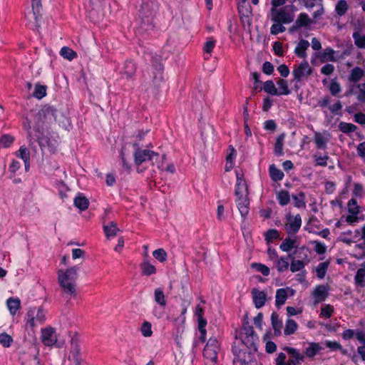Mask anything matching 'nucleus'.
Listing matches in <instances>:
<instances>
[{
	"instance_id": "27",
	"label": "nucleus",
	"mask_w": 365,
	"mask_h": 365,
	"mask_svg": "<svg viewBox=\"0 0 365 365\" xmlns=\"http://www.w3.org/2000/svg\"><path fill=\"white\" fill-rule=\"evenodd\" d=\"M322 347L319 343L310 342L309 346L304 350V354L309 358H313L316 356L321 350Z\"/></svg>"
},
{
	"instance_id": "56",
	"label": "nucleus",
	"mask_w": 365,
	"mask_h": 365,
	"mask_svg": "<svg viewBox=\"0 0 365 365\" xmlns=\"http://www.w3.org/2000/svg\"><path fill=\"white\" fill-rule=\"evenodd\" d=\"M142 335L145 337L151 336L153 334L152 325L149 322H144L140 327Z\"/></svg>"
},
{
	"instance_id": "50",
	"label": "nucleus",
	"mask_w": 365,
	"mask_h": 365,
	"mask_svg": "<svg viewBox=\"0 0 365 365\" xmlns=\"http://www.w3.org/2000/svg\"><path fill=\"white\" fill-rule=\"evenodd\" d=\"M21 163L15 159H13L9 166V178L12 179L16 175V172L21 168Z\"/></svg>"
},
{
	"instance_id": "62",
	"label": "nucleus",
	"mask_w": 365,
	"mask_h": 365,
	"mask_svg": "<svg viewBox=\"0 0 365 365\" xmlns=\"http://www.w3.org/2000/svg\"><path fill=\"white\" fill-rule=\"evenodd\" d=\"M286 28L284 26V24L282 23H274L272 25L270 28V33L272 35H277L280 33L284 32Z\"/></svg>"
},
{
	"instance_id": "8",
	"label": "nucleus",
	"mask_w": 365,
	"mask_h": 365,
	"mask_svg": "<svg viewBox=\"0 0 365 365\" xmlns=\"http://www.w3.org/2000/svg\"><path fill=\"white\" fill-rule=\"evenodd\" d=\"M313 72L307 61L304 60L299 65L295 66L292 71L294 80L300 82L303 78L312 75Z\"/></svg>"
},
{
	"instance_id": "47",
	"label": "nucleus",
	"mask_w": 365,
	"mask_h": 365,
	"mask_svg": "<svg viewBox=\"0 0 365 365\" xmlns=\"http://www.w3.org/2000/svg\"><path fill=\"white\" fill-rule=\"evenodd\" d=\"M240 334V337L243 336H251L254 335H257L253 327L250 325L248 322H243L242 331Z\"/></svg>"
},
{
	"instance_id": "26",
	"label": "nucleus",
	"mask_w": 365,
	"mask_h": 365,
	"mask_svg": "<svg viewBox=\"0 0 365 365\" xmlns=\"http://www.w3.org/2000/svg\"><path fill=\"white\" fill-rule=\"evenodd\" d=\"M285 134L282 133L276 139V142L274 147V153L276 156L280 157L284 155V140Z\"/></svg>"
},
{
	"instance_id": "18",
	"label": "nucleus",
	"mask_w": 365,
	"mask_h": 365,
	"mask_svg": "<svg viewBox=\"0 0 365 365\" xmlns=\"http://www.w3.org/2000/svg\"><path fill=\"white\" fill-rule=\"evenodd\" d=\"M334 54L335 51L331 47H327L324 49L322 52L317 53L316 56L320 59L322 63L326 61H336Z\"/></svg>"
},
{
	"instance_id": "30",
	"label": "nucleus",
	"mask_w": 365,
	"mask_h": 365,
	"mask_svg": "<svg viewBox=\"0 0 365 365\" xmlns=\"http://www.w3.org/2000/svg\"><path fill=\"white\" fill-rule=\"evenodd\" d=\"M292 197L294 200V205L297 208H305V193L302 191L298 192L297 195H292Z\"/></svg>"
},
{
	"instance_id": "64",
	"label": "nucleus",
	"mask_w": 365,
	"mask_h": 365,
	"mask_svg": "<svg viewBox=\"0 0 365 365\" xmlns=\"http://www.w3.org/2000/svg\"><path fill=\"white\" fill-rule=\"evenodd\" d=\"M359 92L356 95V99L361 103H365V83H360L358 86Z\"/></svg>"
},
{
	"instance_id": "52",
	"label": "nucleus",
	"mask_w": 365,
	"mask_h": 365,
	"mask_svg": "<svg viewBox=\"0 0 365 365\" xmlns=\"http://www.w3.org/2000/svg\"><path fill=\"white\" fill-rule=\"evenodd\" d=\"M329 262H324L318 264L316 268L317 275L319 279H323L327 273Z\"/></svg>"
},
{
	"instance_id": "1",
	"label": "nucleus",
	"mask_w": 365,
	"mask_h": 365,
	"mask_svg": "<svg viewBox=\"0 0 365 365\" xmlns=\"http://www.w3.org/2000/svg\"><path fill=\"white\" fill-rule=\"evenodd\" d=\"M57 113V109L53 106H43L34 118L33 130L28 132L30 140L36 141L42 151L45 148H48L50 152L56 150V141L50 138L49 133H46L45 129L56 122Z\"/></svg>"
},
{
	"instance_id": "36",
	"label": "nucleus",
	"mask_w": 365,
	"mask_h": 365,
	"mask_svg": "<svg viewBox=\"0 0 365 365\" xmlns=\"http://www.w3.org/2000/svg\"><path fill=\"white\" fill-rule=\"evenodd\" d=\"M354 281L356 286L365 287V267L359 268L355 274Z\"/></svg>"
},
{
	"instance_id": "49",
	"label": "nucleus",
	"mask_w": 365,
	"mask_h": 365,
	"mask_svg": "<svg viewBox=\"0 0 365 365\" xmlns=\"http://www.w3.org/2000/svg\"><path fill=\"white\" fill-rule=\"evenodd\" d=\"M279 86V91H278L277 96L285 95L287 96L290 93V90L288 88L287 81L284 79H279L277 82Z\"/></svg>"
},
{
	"instance_id": "51",
	"label": "nucleus",
	"mask_w": 365,
	"mask_h": 365,
	"mask_svg": "<svg viewBox=\"0 0 365 365\" xmlns=\"http://www.w3.org/2000/svg\"><path fill=\"white\" fill-rule=\"evenodd\" d=\"M352 37L354 40L355 45L359 48H365V35H361L359 32H354Z\"/></svg>"
},
{
	"instance_id": "53",
	"label": "nucleus",
	"mask_w": 365,
	"mask_h": 365,
	"mask_svg": "<svg viewBox=\"0 0 365 365\" xmlns=\"http://www.w3.org/2000/svg\"><path fill=\"white\" fill-rule=\"evenodd\" d=\"M292 259L290 264V270L292 272H296L304 268L305 264L302 260L294 259L293 257Z\"/></svg>"
},
{
	"instance_id": "60",
	"label": "nucleus",
	"mask_w": 365,
	"mask_h": 365,
	"mask_svg": "<svg viewBox=\"0 0 365 365\" xmlns=\"http://www.w3.org/2000/svg\"><path fill=\"white\" fill-rule=\"evenodd\" d=\"M334 307L331 304H325L321 309L320 316L329 319L331 317L334 313Z\"/></svg>"
},
{
	"instance_id": "59",
	"label": "nucleus",
	"mask_w": 365,
	"mask_h": 365,
	"mask_svg": "<svg viewBox=\"0 0 365 365\" xmlns=\"http://www.w3.org/2000/svg\"><path fill=\"white\" fill-rule=\"evenodd\" d=\"M13 342V338L8 334L4 332L0 334V344L4 347H9Z\"/></svg>"
},
{
	"instance_id": "43",
	"label": "nucleus",
	"mask_w": 365,
	"mask_h": 365,
	"mask_svg": "<svg viewBox=\"0 0 365 365\" xmlns=\"http://www.w3.org/2000/svg\"><path fill=\"white\" fill-rule=\"evenodd\" d=\"M349 6L346 1L339 0L336 4L335 11L339 16H344L348 11Z\"/></svg>"
},
{
	"instance_id": "9",
	"label": "nucleus",
	"mask_w": 365,
	"mask_h": 365,
	"mask_svg": "<svg viewBox=\"0 0 365 365\" xmlns=\"http://www.w3.org/2000/svg\"><path fill=\"white\" fill-rule=\"evenodd\" d=\"M286 218L287 220V223L284 226L286 232L289 235L297 234L302 226V217L300 215L297 214L294 217L291 215H287Z\"/></svg>"
},
{
	"instance_id": "12",
	"label": "nucleus",
	"mask_w": 365,
	"mask_h": 365,
	"mask_svg": "<svg viewBox=\"0 0 365 365\" xmlns=\"http://www.w3.org/2000/svg\"><path fill=\"white\" fill-rule=\"evenodd\" d=\"M236 204L242 217L245 220L247 215H248L250 210V200L248 198V195L237 196L236 200Z\"/></svg>"
},
{
	"instance_id": "46",
	"label": "nucleus",
	"mask_w": 365,
	"mask_h": 365,
	"mask_svg": "<svg viewBox=\"0 0 365 365\" xmlns=\"http://www.w3.org/2000/svg\"><path fill=\"white\" fill-rule=\"evenodd\" d=\"M216 45V40L213 37H208L207 41L204 43L203 51L205 53L208 54L209 57Z\"/></svg>"
},
{
	"instance_id": "2",
	"label": "nucleus",
	"mask_w": 365,
	"mask_h": 365,
	"mask_svg": "<svg viewBox=\"0 0 365 365\" xmlns=\"http://www.w3.org/2000/svg\"><path fill=\"white\" fill-rule=\"evenodd\" d=\"M78 267L73 266L67 269L65 272L62 269L58 272V283L63 292L67 295L75 296L76 294L75 282L78 277Z\"/></svg>"
},
{
	"instance_id": "21",
	"label": "nucleus",
	"mask_w": 365,
	"mask_h": 365,
	"mask_svg": "<svg viewBox=\"0 0 365 365\" xmlns=\"http://www.w3.org/2000/svg\"><path fill=\"white\" fill-rule=\"evenodd\" d=\"M309 46V43L307 40L301 39L294 48V53L300 58H305L307 57L306 51Z\"/></svg>"
},
{
	"instance_id": "10",
	"label": "nucleus",
	"mask_w": 365,
	"mask_h": 365,
	"mask_svg": "<svg viewBox=\"0 0 365 365\" xmlns=\"http://www.w3.org/2000/svg\"><path fill=\"white\" fill-rule=\"evenodd\" d=\"M313 23L314 21L312 19H310V17L307 13H300L298 15L297 19L295 20L294 24L289 28V32L290 34H293L299 30L302 27H309Z\"/></svg>"
},
{
	"instance_id": "4",
	"label": "nucleus",
	"mask_w": 365,
	"mask_h": 365,
	"mask_svg": "<svg viewBox=\"0 0 365 365\" xmlns=\"http://www.w3.org/2000/svg\"><path fill=\"white\" fill-rule=\"evenodd\" d=\"M232 353L235 355L233 363L239 362L240 365H252L255 359V353L257 351L244 349H239L236 346L232 347Z\"/></svg>"
},
{
	"instance_id": "40",
	"label": "nucleus",
	"mask_w": 365,
	"mask_h": 365,
	"mask_svg": "<svg viewBox=\"0 0 365 365\" xmlns=\"http://www.w3.org/2000/svg\"><path fill=\"white\" fill-rule=\"evenodd\" d=\"M47 86L41 85L39 83L36 84L33 96L37 99H42L46 96Z\"/></svg>"
},
{
	"instance_id": "35",
	"label": "nucleus",
	"mask_w": 365,
	"mask_h": 365,
	"mask_svg": "<svg viewBox=\"0 0 365 365\" xmlns=\"http://www.w3.org/2000/svg\"><path fill=\"white\" fill-rule=\"evenodd\" d=\"M283 350L290 355L292 358V359L296 360L298 363H300V361L304 360V356L302 355L297 349L293 347L284 346Z\"/></svg>"
},
{
	"instance_id": "24",
	"label": "nucleus",
	"mask_w": 365,
	"mask_h": 365,
	"mask_svg": "<svg viewBox=\"0 0 365 365\" xmlns=\"http://www.w3.org/2000/svg\"><path fill=\"white\" fill-rule=\"evenodd\" d=\"M364 75L365 71L361 68L356 66L351 71L348 80L350 82L357 83Z\"/></svg>"
},
{
	"instance_id": "19",
	"label": "nucleus",
	"mask_w": 365,
	"mask_h": 365,
	"mask_svg": "<svg viewBox=\"0 0 365 365\" xmlns=\"http://www.w3.org/2000/svg\"><path fill=\"white\" fill-rule=\"evenodd\" d=\"M271 324L274 329V334L276 336L282 334V329L283 327L282 321L279 319V314L273 312L271 314Z\"/></svg>"
},
{
	"instance_id": "23",
	"label": "nucleus",
	"mask_w": 365,
	"mask_h": 365,
	"mask_svg": "<svg viewBox=\"0 0 365 365\" xmlns=\"http://www.w3.org/2000/svg\"><path fill=\"white\" fill-rule=\"evenodd\" d=\"M73 204L80 210L84 211L88 209L89 201L82 193H78L73 200Z\"/></svg>"
},
{
	"instance_id": "63",
	"label": "nucleus",
	"mask_w": 365,
	"mask_h": 365,
	"mask_svg": "<svg viewBox=\"0 0 365 365\" xmlns=\"http://www.w3.org/2000/svg\"><path fill=\"white\" fill-rule=\"evenodd\" d=\"M21 365H41L40 360L37 355L29 356L25 361L21 363Z\"/></svg>"
},
{
	"instance_id": "57",
	"label": "nucleus",
	"mask_w": 365,
	"mask_h": 365,
	"mask_svg": "<svg viewBox=\"0 0 365 365\" xmlns=\"http://www.w3.org/2000/svg\"><path fill=\"white\" fill-rule=\"evenodd\" d=\"M35 309H29L26 314V326H29L31 329L36 326L35 322H36V319H35Z\"/></svg>"
},
{
	"instance_id": "39",
	"label": "nucleus",
	"mask_w": 365,
	"mask_h": 365,
	"mask_svg": "<svg viewBox=\"0 0 365 365\" xmlns=\"http://www.w3.org/2000/svg\"><path fill=\"white\" fill-rule=\"evenodd\" d=\"M60 55L65 59L72 61L77 57V53L68 46H63L60 51Z\"/></svg>"
},
{
	"instance_id": "58",
	"label": "nucleus",
	"mask_w": 365,
	"mask_h": 365,
	"mask_svg": "<svg viewBox=\"0 0 365 365\" xmlns=\"http://www.w3.org/2000/svg\"><path fill=\"white\" fill-rule=\"evenodd\" d=\"M16 155L22 159L23 161L30 159V153L25 145L20 147L19 150L16 153Z\"/></svg>"
},
{
	"instance_id": "13",
	"label": "nucleus",
	"mask_w": 365,
	"mask_h": 365,
	"mask_svg": "<svg viewBox=\"0 0 365 365\" xmlns=\"http://www.w3.org/2000/svg\"><path fill=\"white\" fill-rule=\"evenodd\" d=\"M139 16L142 20V24L152 26L153 11L149 9L148 4L143 3L139 10Z\"/></svg>"
},
{
	"instance_id": "54",
	"label": "nucleus",
	"mask_w": 365,
	"mask_h": 365,
	"mask_svg": "<svg viewBox=\"0 0 365 365\" xmlns=\"http://www.w3.org/2000/svg\"><path fill=\"white\" fill-rule=\"evenodd\" d=\"M14 141V138L9 134H4L0 138V145L3 148H9Z\"/></svg>"
},
{
	"instance_id": "48",
	"label": "nucleus",
	"mask_w": 365,
	"mask_h": 365,
	"mask_svg": "<svg viewBox=\"0 0 365 365\" xmlns=\"http://www.w3.org/2000/svg\"><path fill=\"white\" fill-rule=\"evenodd\" d=\"M263 89L264 92L272 96H277L278 94V91L276 88L275 85L272 80H268L264 83Z\"/></svg>"
},
{
	"instance_id": "15",
	"label": "nucleus",
	"mask_w": 365,
	"mask_h": 365,
	"mask_svg": "<svg viewBox=\"0 0 365 365\" xmlns=\"http://www.w3.org/2000/svg\"><path fill=\"white\" fill-rule=\"evenodd\" d=\"M41 339L46 346H52L56 342L54 329L48 327L42 329Z\"/></svg>"
},
{
	"instance_id": "32",
	"label": "nucleus",
	"mask_w": 365,
	"mask_h": 365,
	"mask_svg": "<svg viewBox=\"0 0 365 365\" xmlns=\"http://www.w3.org/2000/svg\"><path fill=\"white\" fill-rule=\"evenodd\" d=\"M287 299V293L285 289L280 288L276 292L275 304L277 307L283 305Z\"/></svg>"
},
{
	"instance_id": "61",
	"label": "nucleus",
	"mask_w": 365,
	"mask_h": 365,
	"mask_svg": "<svg viewBox=\"0 0 365 365\" xmlns=\"http://www.w3.org/2000/svg\"><path fill=\"white\" fill-rule=\"evenodd\" d=\"M348 211L352 215H358L359 212V207L357 205V201L354 198H351L348 202Z\"/></svg>"
},
{
	"instance_id": "42",
	"label": "nucleus",
	"mask_w": 365,
	"mask_h": 365,
	"mask_svg": "<svg viewBox=\"0 0 365 365\" xmlns=\"http://www.w3.org/2000/svg\"><path fill=\"white\" fill-rule=\"evenodd\" d=\"M154 299H155V302L156 303H158L159 305H160L162 307H165V305H166L165 296L164 294L163 291L161 289L157 288L155 289Z\"/></svg>"
},
{
	"instance_id": "41",
	"label": "nucleus",
	"mask_w": 365,
	"mask_h": 365,
	"mask_svg": "<svg viewBox=\"0 0 365 365\" xmlns=\"http://www.w3.org/2000/svg\"><path fill=\"white\" fill-rule=\"evenodd\" d=\"M280 239L279 232L276 229H269L264 233V240L267 244L272 242L274 240Z\"/></svg>"
},
{
	"instance_id": "31",
	"label": "nucleus",
	"mask_w": 365,
	"mask_h": 365,
	"mask_svg": "<svg viewBox=\"0 0 365 365\" xmlns=\"http://www.w3.org/2000/svg\"><path fill=\"white\" fill-rule=\"evenodd\" d=\"M32 11L36 24L41 18V11L42 9L41 0H31Z\"/></svg>"
},
{
	"instance_id": "11",
	"label": "nucleus",
	"mask_w": 365,
	"mask_h": 365,
	"mask_svg": "<svg viewBox=\"0 0 365 365\" xmlns=\"http://www.w3.org/2000/svg\"><path fill=\"white\" fill-rule=\"evenodd\" d=\"M235 194L237 196H247L249 194L248 186L243 174L236 171V184L235 187Z\"/></svg>"
},
{
	"instance_id": "6",
	"label": "nucleus",
	"mask_w": 365,
	"mask_h": 365,
	"mask_svg": "<svg viewBox=\"0 0 365 365\" xmlns=\"http://www.w3.org/2000/svg\"><path fill=\"white\" fill-rule=\"evenodd\" d=\"M277 7L272 8V21L274 23H282L284 24H288L292 23L294 19V14L292 12H288L284 8L279 9Z\"/></svg>"
},
{
	"instance_id": "7",
	"label": "nucleus",
	"mask_w": 365,
	"mask_h": 365,
	"mask_svg": "<svg viewBox=\"0 0 365 365\" xmlns=\"http://www.w3.org/2000/svg\"><path fill=\"white\" fill-rule=\"evenodd\" d=\"M151 64L153 68V83L156 86H159V83L163 81L164 66L161 62L160 57L158 55H153L151 57Z\"/></svg>"
},
{
	"instance_id": "20",
	"label": "nucleus",
	"mask_w": 365,
	"mask_h": 365,
	"mask_svg": "<svg viewBox=\"0 0 365 365\" xmlns=\"http://www.w3.org/2000/svg\"><path fill=\"white\" fill-rule=\"evenodd\" d=\"M268 172L270 179L274 182L282 180L284 177V173L275 164L269 166Z\"/></svg>"
},
{
	"instance_id": "3",
	"label": "nucleus",
	"mask_w": 365,
	"mask_h": 365,
	"mask_svg": "<svg viewBox=\"0 0 365 365\" xmlns=\"http://www.w3.org/2000/svg\"><path fill=\"white\" fill-rule=\"evenodd\" d=\"M135 148L133 153V160L135 165L138 166L142 165L143 163L150 162L151 165H153V160H158L160 155L158 153L149 149H143L139 147V144L135 143L133 144Z\"/></svg>"
},
{
	"instance_id": "14",
	"label": "nucleus",
	"mask_w": 365,
	"mask_h": 365,
	"mask_svg": "<svg viewBox=\"0 0 365 365\" xmlns=\"http://www.w3.org/2000/svg\"><path fill=\"white\" fill-rule=\"evenodd\" d=\"M242 344L245 346V349L257 351L259 337L257 335L243 336L240 337Z\"/></svg>"
},
{
	"instance_id": "45",
	"label": "nucleus",
	"mask_w": 365,
	"mask_h": 365,
	"mask_svg": "<svg viewBox=\"0 0 365 365\" xmlns=\"http://www.w3.org/2000/svg\"><path fill=\"white\" fill-rule=\"evenodd\" d=\"M295 244V240L289 237L285 238L279 245V248L282 251L289 252L292 250Z\"/></svg>"
},
{
	"instance_id": "44",
	"label": "nucleus",
	"mask_w": 365,
	"mask_h": 365,
	"mask_svg": "<svg viewBox=\"0 0 365 365\" xmlns=\"http://www.w3.org/2000/svg\"><path fill=\"white\" fill-rule=\"evenodd\" d=\"M251 267L255 271L262 273L265 277L268 276L270 273L269 268L262 263L253 262L251 264Z\"/></svg>"
},
{
	"instance_id": "5",
	"label": "nucleus",
	"mask_w": 365,
	"mask_h": 365,
	"mask_svg": "<svg viewBox=\"0 0 365 365\" xmlns=\"http://www.w3.org/2000/svg\"><path fill=\"white\" fill-rule=\"evenodd\" d=\"M220 345L216 337H210L203 349V356L212 362H217Z\"/></svg>"
},
{
	"instance_id": "38",
	"label": "nucleus",
	"mask_w": 365,
	"mask_h": 365,
	"mask_svg": "<svg viewBox=\"0 0 365 365\" xmlns=\"http://www.w3.org/2000/svg\"><path fill=\"white\" fill-rule=\"evenodd\" d=\"M357 128L356 125L351 123L340 122L339 124V130L346 134L355 132Z\"/></svg>"
},
{
	"instance_id": "28",
	"label": "nucleus",
	"mask_w": 365,
	"mask_h": 365,
	"mask_svg": "<svg viewBox=\"0 0 365 365\" xmlns=\"http://www.w3.org/2000/svg\"><path fill=\"white\" fill-rule=\"evenodd\" d=\"M140 267L143 276L148 277L152 274H155L157 272L155 267L151 264L147 260H143V262L140 264Z\"/></svg>"
},
{
	"instance_id": "25",
	"label": "nucleus",
	"mask_w": 365,
	"mask_h": 365,
	"mask_svg": "<svg viewBox=\"0 0 365 365\" xmlns=\"http://www.w3.org/2000/svg\"><path fill=\"white\" fill-rule=\"evenodd\" d=\"M103 231L106 237L110 238L115 237L120 230L118 227L117 224L111 221L108 225H103Z\"/></svg>"
},
{
	"instance_id": "29",
	"label": "nucleus",
	"mask_w": 365,
	"mask_h": 365,
	"mask_svg": "<svg viewBox=\"0 0 365 365\" xmlns=\"http://www.w3.org/2000/svg\"><path fill=\"white\" fill-rule=\"evenodd\" d=\"M8 309L11 315H15L21 307V301L18 298L10 297L6 301Z\"/></svg>"
},
{
	"instance_id": "17",
	"label": "nucleus",
	"mask_w": 365,
	"mask_h": 365,
	"mask_svg": "<svg viewBox=\"0 0 365 365\" xmlns=\"http://www.w3.org/2000/svg\"><path fill=\"white\" fill-rule=\"evenodd\" d=\"M313 295L316 302H324L329 295L328 286L323 284L317 285L313 292Z\"/></svg>"
},
{
	"instance_id": "33",
	"label": "nucleus",
	"mask_w": 365,
	"mask_h": 365,
	"mask_svg": "<svg viewBox=\"0 0 365 365\" xmlns=\"http://www.w3.org/2000/svg\"><path fill=\"white\" fill-rule=\"evenodd\" d=\"M298 324L297 323L292 319H288L285 323V328L284 329V334L286 336H289L293 334L297 329Z\"/></svg>"
},
{
	"instance_id": "22",
	"label": "nucleus",
	"mask_w": 365,
	"mask_h": 365,
	"mask_svg": "<svg viewBox=\"0 0 365 365\" xmlns=\"http://www.w3.org/2000/svg\"><path fill=\"white\" fill-rule=\"evenodd\" d=\"M292 258L291 255L287 256H282L277 259L275 262V267L279 272H283L287 270L289 267V261Z\"/></svg>"
},
{
	"instance_id": "34",
	"label": "nucleus",
	"mask_w": 365,
	"mask_h": 365,
	"mask_svg": "<svg viewBox=\"0 0 365 365\" xmlns=\"http://www.w3.org/2000/svg\"><path fill=\"white\" fill-rule=\"evenodd\" d=\"M328 140L324 138L321 133L316 132L314 133V143L318 149L325 150L327 148Z\"/></svg>"
},
{
	"instance_id": "37",
	"label": "nucleus",
	"mask_w": 365,
	"mask_h": 365,
	"mask_svg": "<svg viewBox=\"0 0 365 365\" xmlns=\"http://www.w3.org/2000/svg\"><path fill=\"white\" fill-rule=\"evenodd\" d=\"M277 199L281 206H285L289 204L290 201V195L289 192L282 190L277 192Z\"/></svg>"
},
{
	"instance_id": "55",
	"label": "nucleus",
	"mask_w": 365,
	"mask_h": 365,
	"mask_svg": "<svg viewBox=\"0 0 365 365\" xmlns=\"http://www.w3.org/2000/svg\"><path fill=\"white\" fill-rule=\"evenodd\" d=\"M153 256L160 262H164L167 260V253L163 248H159L153 252Z\"/></svg>"
},
{
	"instance_id": "16",
	"label": "nucleus",
	"mask_w": 365,
	"mask_h": 365,
	"mask_svg": "<svg viewBox=\"0 0 365 365\" xmlns=\"http://www.w3.org/2000/svg\"><path fill=\"white\" fill-rule=\"evenodd\" d=\"M252 294L253 298V302L257 309H260L262 307L267 300L266 293L263 291H259L257 289H253L252 290Z\"/></svg>"
}]
</instances>
